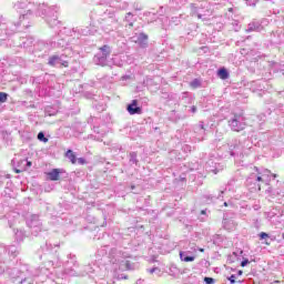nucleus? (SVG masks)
<instances>
[{"instance_id":"11","label":"nucleus","mask_w":284,"mask_h":284,"mask_svg":"<svg viewBox=\"0 0 284 284\" xmlns=\"http://www.w3.org/2000/svg\"><path fill=\"white\" fill-rule=\"evenodd\" d=\"M267 20H253L251 23H248L246 32H263L265 29V26H267Z\"/></svg>"},{"instance_id":"29","label":"nucleus","mask_w":284,"mask_h":284,"mask_svg":"<svg viewBox=\"0 0 284 284\" xmlns=\"http://www.w3.org/2000/svg\"><path fill=\"white\" fill-rule=\"evenodd\" d=\"M65 158L69 159V161L72 163V165L77 164V154H74V151L69 149L65 152Z\"/></svg>"},{"instance_id":"10","label":"nucleus","mask_w":284,"mask_h":284,"mask_svg":"<svg viewBox=\"0 0 284 284\" xmlns=\"http://www.w3.org/2000/svg\"><path fill=\"white\" fill-rule=\"evenodd\" d=\"M27 225L30 227L33 236H39V232H41V220H39V215H31L30 219L27 220Z\"/></svg>"},{"instance_id":"30","label":"nucleus","mask_w":284,"mask_h":284,"mask_svg":"<svg viewBox=\"0 0 284 284\" xmlns=\"http://www.w3.org/2000/svg\"><path fill=\"white\" fill-rule=\"evenodd\" d=\"M217 77H220V79H229L230 78V73L227 72V69L222 68L217 71Z\"/></svg>"},{"instance_id":"64","label":"nucleus","mask_w":284,"mask_h":284,"mask_svg":"<svg viewBox=\"0 0 284 284\" xmlns=\"http://www.w3.org/2000/svg\"><path fill=\"white\" fill-rule=\"evenodd\" d=\"M106 239H110V235H106Z\"/></svg>"},{"instance_id":"62","label":"nucleus","mask_w":284,"mask_h":284,"mask_svg":"<svg viewBox=\"0 0 284 284\" xmlns=\"http://www.w3.org/2000/svg\"><path fill=\"white\" fill-rule=\"evenodd\" d=\"M282 239L284 240V232L282 233Z\"/></svg>"},{"instance_id":"33","label":"nucleus","mask_w":284,"mask_h":284,"mask_svg":"<svg viewBox=\"0 0 284 284\" xmlns=\"http://www.w3.org/2000/svg\"><path fill=\"white\" fill-rule=\"evenodd\" d=\"M80 268L87 272L85 276H88V274H93L94 272V268L92 267V265H81Z\"/></svg>"},{"instance_id":"51","label":"nucleus","mask_w":284,"mask_h":284,"mask_svg":"<svg viewBox=\"0 0 284 284\" xmlns=\"http://www.w3.org/2000/svg\"><path fill=\"white\" fill-rule=\"evenodd\" d=\"M70 37H72V39H74L75 37L77 39H79V33L77 31H72Z\"/></svg>"},{"instance_id":"63","label":"nucleus","mask_w":284,"mask_h":284,"mask_svg":"<svg viewBox=\"0 0 284 284\" xmlns=\"http://www.w3.org/2000/svg\"><path fill=\"white\" fill-rule=\"evenodd\" d=\"M164 19V21H168V17H165V18H163Z\"/></svg>"},{"instance_id":"56","label":"nucleus","mask_w":284,"mask_h":284,"mask_svg":"<svg viewBox=\"0 0 284 284\" xmlns=\"http://www.w3.org/2000/svg\"><path fill=\"white\" fill-rule=\"evenodd\" d=\"M159 16L162 17L163 16V7L160 8V12Z\"/></svg>"},{"instance_id":"58","label":"nucleus","mask_w":284,"mask_h":284,"mask_svg":"<svg viewBox=\"0 0 284 284\" xmlns=\"http://www.w3.org/2000/svg\"><path fill=\"white\" fill-rule=\"evenodd\" d=\"M237 276H243V271H237Z\"/></svg>"},{"instance_id":"39","label":"nucleus","mask_w":284,"mask_h":284,"mask_svg":"<svg viewBox=\"0 0 284 284\" xmlns=\"http://www.w3.org/2000/svg\"><path fill=\"white\" fill-rule=\"evenodd\" d=\"M8 101V93L0 92V103H6Z\"/></svg>"},{"instance_id":"28","label":"nucleus","mask_w":284,"mask_h":284,"mask_svg":"<svg viewBox=\"0 0 284 284\" xmlns=\"http://www.w3.org/2000/svg\"><path fill=\"white\" fill-rule=\"evenodd\" d=\"M19 163L22 165V169H16L17 174H21V171L26 170V168H32V162L27 159L21 160Z\"/></svg>"},{"instance_id":"32","label":"nucleus","mask_w":284,"mask_h":284,"mask_svg":"<svg viewBox=\"0 0 284 284\" xmlns=\"http://www.w3.org/2000/svg\"><path fill=\"white\" fill-rule=\"evenodd\" d=\"M129 163L131 165H136L139 163V160L136 159V152H131L130 153Z\"/></svg>"},{"instance_id":"1","label":"nucleus","mask_w":284,"mask_h":284,"mask_svg":"<svg viewBox=\"0 0 284 284\" xmlns=\"http://www.w3.org/2000/svg\"><path fill=\"white\" fill-rule=\"evenodd\" d=\"M276 179L275 174L267 169H258L256 166L253 168V172L246 179V185L250 190H257L261 192V185H270V181Z\"/></svg>"},{"instance_id":"8","label":"nucleus","mask_w":284,"mask_h":284,"mask_svg":"<svg viewBox=\"0 0 284 284\" xmlns=\"http://www.w3.org/2000/svg\"><path fill=\"white\" fill-rule=\"evenodd\" d=\"M110 54H112V48L108 44L102 45L100 51L93 57V63L105 68V65H108Z\"/></svg>"},{"instance_id":"7","label":"nucleus","mask_w":284,"mask_h":284,"mask_svg":"<svg viewBox=\"0 0 284 284\" xmlns=\"http://www.w3.org/2000/svg\"><path fill=\"white\" fill-rule=\"evenodd\" d=\"M11 278H14L18 284H31L32 283V273L28 268L23 267L22 270L13 268L10 272Z\"/></svg>"},{"instance_id":"18","label":"nucleus","mask_w":284,"mask_h":284,"mask_svg":"<svg viewBox=\"0 0 284 284\" xmlns=\"http://www.w3.org/2000/svg\"><path fill=\"white\" fill-rule=\"evenodd\" d=\"M63 169H53L49 173H47L49 181H59V176L63 174Z\"/></svg>"},{"instance_id":"12","label":"nucleus","mask_w":284,"mask_h":284,"mask_svg":"<svg viewBox=\"0 0 284 284\" xmlns=\"http://www.w3.org/2000/svg\"><path fill=\"white\" fill-rule=\"evenodd\" d=\"M68 57L65 54H54L49 58V65H63V68H68Z\"/></svg>"},{"instance_id":"47","label":"nucleus","mask_w":284,"mask_h":284,"mask_svg":"<svg viewBox=\"0 0 284 284\" xmlns=\"http://www.w3.org/2000/svg\"><path fill=\"white\" fill-rule=\"evenodd\" d=\"M227 281H230L231 284L236 283V275H231L230 277H227Z\"/></svg>"},{"instance_id":"34","label":"nucleus","mask_w":284,"mask_h":284,"mask_svg":"<svg viewBox=\"0 0 284 284\" xmlns=\"http://www.w3.org/2000/svg\"><path fill=\"white\" fill-rule=\"evenodd\" d=\"M199 221L204 223V221H207V210H202L200 215H199Z\"/></svg>"},{"instance_id":"6","label":"nucleus","mask_w":284,"mask_h":284,"mask_svg":"<svg viewBox=\"0 0 284 284\" xmlns=\"http://www.w3.org/2000/svg\"><path fill=\"white\" fill-rule=\"evenodd\" d=\"M71 42L72 38L70 36L63 37V32L60 31L57 36L51 38V40L49 41V45H51L53 50H73L74 47L70 44Z\"/></svg>"},{"instance_id":"24","label":"nucleus","mask_w":284,"mask_h":284,"mask_svg":"<svg viewBox=\"0 0 284 284\" xmlns=\"http://www.w3.org/2000/svg\"><path fill=\"white\" fill-rule=\"evenodd\" d=\"M14 232V239L17 243H22L23 239H26V231L21 229H17Z\"/></svg>"},{"instance_id":"27","label":"nucleus","mask_w":284,"mask_h":284,"mask_svg":"<svg viewBox=\"0 0 284 284\" xmlns=\"http://www.w3.org/2000/svg\"><path fill=\"white\" fill-rule=\"evenodd\" d=\"M223 241H225V236L221 235V234H215L212 237V242L214 245L221 246L223 245Z\"/></svg>"},{"instance_id":"49","label":"nucleus","mask_w":284,"mask_h":284,"mask_svg":"<svg viewBox=\"0 0 284 284\" xmlns=\"http://www.w3.org/2000/svg\"><path fill=\"white\" fill-rule=\"evenodd\" d=\"M246 265H250V260L245 258L241 262V267H246Z\"/></svg>"},{"instance_id":"60","label":"nucleus","mask_w":284,"mask_h":284,"mask_svg":"<svg viewBox=\"0 0 284 284\" xmlns=\"http://www.w3.org/2000/svg\"><path fill=\"white\" fill-rule=\"evenodd\" d=\"M265 245H270V242L267 240H265Z\"/></svg>"},{"instance_id":"5","label":"nucleus","mask_w":284,"mask_h":284,"mask_svg":"<svg viewBox=\"0 0 284 284\" xmlns=\"http://www.w3.org/2000/svg\"><path fill=\"white\" fill-rule=\"evenodd\" d=\"M55 267H61V262L54 263V261H47L43 266L36 271L33 276H36L40 283H45L48 278H52Z\"/></svg>"},{"instance_id":"14","label":"nucleus","mask_w":284,"mask_h":284,"mask_svg":"<svg viewBox=\"0 0 284 284\" xmlns=\"http://www.w3.org/2000/svg\"><path fill=\"white\" fill-rule=\"evenodd\" d=\"M132 41H134V43H138L140 48H148V34L145 33H135L132 37Z\"/></svg>"},{"instance_id":"38","label":"nucleus","mask_w":284,"mask_h":284,"mask_svg":"<svg viewBox=\"0 0 284 284\" xmlns=\"http://www.w3.org/2000/svg\"><path fill=\"white\" fill-rule=\"evenodd\" d=\"M38 140L42 141L43 143H48V138H45V134L43 132L38 133Z\"/></svg>"},{"instance_id":"52","label":"nucleus","mask_w":284,"mask_h":284,"mask_svg":"<svg viewBox=\"0 0 284 284\" xmlns=\"http://www.w3.org/2000/svg\"><path fill=\"white\" fill-rule=\"evenodd\" d=\"M223 194H227V189L221 191V193L219 194L217 199L223 197Z\"/></svg>"},{"instance_id":"35","label":"nucleus","mask_w":284,"mask_h":284,"mask_svg":"<svg viewBox=\"0 0 284 284\" xmlns=\"http://www.w3.org/2000/svg\"><path fill=\"white\" fill-rule=\"evenodd\" d=\"M110 8H119L120 10H125L128 8V4L124 3L123 6H116L115 1L109 2Z\"/></svg>"},{"instance_id":"42","label":"nucleus","mask_w":284,"mask_h":284,"mask_svg":"<svg viewBox=\"0 0 284 284\" xmlns=\"http://www.w3.org/2000/svg\"><path fill=\"white\" fill-rule=\"evenodd\" d=\"M94 108L98 112H103L105 110V104H94Z\"/></svg>"},{"instance_id":"17","label":"nucleus","mask_w":284,"mask_h":284,"mask_svg":"<svg viewBox=\"0 0 284 284\" xmlns=\"http://www.w3.org/2000/svg\"><path fill=\"white\" fill-rule=\"evenodd\" d=\"M194 132L196 134V141H203V136H205V124L203 121L194 126Z\"/></svg>"},{"instance_id":"20","label":"nucleus","mask_w":284,"mask_h":284,"mask_svg":"<svg viewBox=\"0 0 284 284\" xmlns=\"http://www.w3.org/2000/svg\"><path fill=\"white\" fill-rule=\"evenodd\" d=\"M187 0H170L169 8L170 10H181V6H183Z\"/></svg>"},{"instance_id":"61","label":"nucleus","mask_w":284,"mask_h":284,"mask_svg":"<svg viewBox=\"0 0 284 284\" xmlns=\"http://www.w3.org/2000/svg\"><path fill=\"white\" fill-rule=\"evenodd\" d=\"M89 34H94V31L89 30Z\"/></svg>"},{"instance_id":"23","label":"nucleus","mask_w":284,"mask_h":284,"mask_svg":"<svg viewBox=\"0 0 284 284\" xmlns=\"http://www.w3.org/2000/svg\"><path fill=\"white\" fill-rule=\"evenodd\" d=\"M2 247L6 250L4 253H2V256H6L7 252L13 258L17 256V254H19V248L14 245L9 246L8 248H6V246Z\"/></svg>"},{"instance_id":"44","label":"nucleus","mask_w":284,"mask_h":284,"mask_svg":"<svg viewBox=\"0 0 284 284\" xmlns=\"http://www.w3.org/2000/svg\"><path fill=\"white\" fill-rule=\"evenodd\" d=\"M245 2H246V6L254 7L256 6V3H258V0H245Z\"/></svg>"},{"instance_id":"25","label":"nucleus","mask_w":284,"mask_h":284,"mask_svg":"<svg viewBox=\"0 0 284 284\" xmlns=\"http://www.w3.org/2000/svg\"><path fill=\"white\" fill-rule=\"evenodd\" d=\"M134 21H136V18H134V14L132 12H128L124 17V22L129 28H133Z\"/></svg>"},{"instance_id":"43","label":"nucleus","mask_w":284,"mask_h":284,"mask_svg":"<svg viewBox=\"0 0 284 284\" xmlns=\"http://www.w3.org/2000/svg\"><path fill=\"white\" fill-rule=\"evenodd\" d=\"M182 99H189V103H190V101H192V94L190 92H183Z\"/></svg>"},{"instance_id":"57","label":"nucleus","mask_w":284,"mask_h":284,"mask_svg":"<svg viewBox=\"0 0 284 284\" xmlns=\"http://www.w3.org/2000/svg\"><path fill=\"white\" fill-rule=\"evenodd\" d=\"M33 81L34 83H41V80H39V78H34Z\"/></svg>"},{"instance_id":"46","label":"nucleus","mask_w":284,"mask_h":284,"mask_svg":"<svg viewBox=\"0 0 284 284\" xmlns=\"http://www.w3.org/2000/svg\"><path fill=\"white\" fill-rule=\"evenodd\" d=\"M260 239H261V241H263L265 239H270V234L262 232V233H260Z\"/></svg>"},{"instance_id":"50","label":"nucleus","mask_w":284,"mask_h":284,"mask_svg":"<svg viewBox=\"0 0 284 284\" xmlns=\"http://www.w3.org/2000/svg\"><path fill=\"white\" fill-rule=\"evenodd\" d=\"M234 183H236L235 180H231V181L229 182V184H227L229 191L232 190L231 186L234 185Z\"/></svg>"},{"instance_id":"15","label":"nucleus","mask_w":284,"mask_h":284,"mask_svg":"<svg viewBox=\"0 0 284 284\" xmlns=\"http://www.w3.org/2000/svg\"><path fill=\"white\" fill-rule=\"evenodd\" d=\"M222 225L224 230H227V232H233V230H236V221H234V217H227V215H224Z\"/></svg>"},{"instance_id":"16","label":"nucleus","mask_w":284,"mask_h":284,"mask_svg":"<svg viewBox=\"0 0 284 284\" xmlns=\"http://www.w3.org/2000/svg\"><path fill=\"white\" fill-rule=\"evenodd\" d=\"M229 150L231 156H239V154H241V142L239 140H233L229 143Z\"/></svg>"},{"instance_id":"59","label":"nucleus","mask_w":284,"mask_h":284,"mask_svg":"<svg viewBox=\"0 0 284 284\" xmlns=\"http://www.w3.org/2000/svg\"><path fill=\"white\" fill-rule=\"evenodd\" d=\"M119 278H124V280H125V278H128V276H125V275H124V276H123V275H121Z\"/></svg>"},{"instance_id":"2","label":"nucleus","mask_w":284,"mask_h":284,"mask_svg":"<svg viewBox=\"0 0 284 284\" xmlns=\"http://www.w3.org/2000/svg\"><path fill=\"white\" fill-rule=\"evenodd\" d=\"M98 256H108L109 258H113L112 263H121V270H134V264H132L128 260V254L116 250L115 247L110 248V245H104L98 250Z\"/></svg>"},{"instance_id":"22","label":"nucleus","mask_w":284,"mask_h":284,"mask_svg":"<svg viewBox=\"0 0 284 284\" xmlns=\"http://www.w3.org/2000/svg\"><path fill=\"white\" fill-rule=\"evenodd\" d=\"M206 170H207L209 172H213V174H219V172H220L221 169H219V166L216 165V163H214L213 160H209V161L206 162Z\"/></svg>"},{"instance_id":"37","label":"nucleus","mask_w":284,"mask_h":284,"mask_svg":"<svg viewBox=\"0 0 284 284\" xmlns=\"http://www.w3.org/2000/svg\"><path fill=\"white\" fill-rule=\"evenodd\" d=\"M34 43V39H27V41L22 42L23 48H30Z\"/></svg>"},{"instance_id":"26","label":"nucleus","mask_w":284,"mask_h":284,"mask_svg":"<svg viewBox=\"0 0 284 284\" xmlns=\"http://www.w3.org/2000/svg\"><path fill=\"white\" fill-rule=\"evenodd\" d=\"M180 258L184 261V263H192L195 257L187 252H180Z\"/></svg>"},{"instance_id":"21","label":"nucleus","mask_w":284,"mask_h":284,"mask_svg":"<svg viewBox=\"0 0 284 284\" xmlns=\"http://www.w3.org/2000/svg\"><path fill=\"white\" fill-rule=\"evenodd\" d=\"M3 254H6V248L3 245H0V274L6 272V258L3 257Z\"/></svg>"},{"instance_id":"9","label":"nucleus","mask_w":284,"mask_h":284,"mask_svg":"<svg viewBox=\"0 0 284 284\" xmlns=\"http://www.w3.org/2000/svg\"><path fill=\"white\" fill-rule=\"evenodd\" d=\"M229 128H231L233 132H243V130L247 128V123H245V118L243 115L235 114V116L229 120Z\"/></svg>"},{"instance_id":"19","label":"nucleus","mask_w":284,"mask_h":284,"mask_svg":"<svg viewBox=\"0 0 284 284\" xmlns=\"http://www.w3.org/2000/svg\"><path fill=\"white\" fill-rule=\"evenodd\" d=\"M8 63L9 65H20V68H24L26 60L20 57H13L9 59Z\"/></svg>"},{"instance_id":"13","label":"nucleus","mask_w":284,"mask_h":284,"mask_svg":"<svg viewBox=\"0 0 284 284\" xmlns=\"http://www.w3.org/2000/svg\"><path fill=\"white\" fill-rule=\"evenodd\" d=\"M126 112L131 115L141 114L143 109L139 106V100H132V102L126 105Z\"/></svg>"},{"instance_id":"4","label":"nucleus","mask_w":284,"mask_h":284,"mask_svg":"<svg viewBox=\"0 0 284 284\" xmlns=\"http://www.w3.org/2000/svg\"><path fill=\"white\" fill-rule=\"evenodd\" d=\"M88 271L81 268L77 255L69 254L68 261L64 263L63 272L58 275V278H68V276H85Z\"/></svg>"},{"instance_id":"45","label":"nucleus","mask_w":284,"mask_h":284,"mask_svg":"<svg viewBox=\"0 0 284 284\" xmlns=\"http://www.w3.org/2000/svg\"><path fill=\"white\" fill-rule=\"evenodd\" d=\"M146 272H149V274H154L156 272H161V270H159V267H152V268L146 270Z\"/></svg>"},{"instance_id":"54","label":"nucleus","mask_w":284,"mask_h":284,"mask_svg":"<svg viewBox=\"0 0 284 284\" xmlns=\"http://www.w3.org/2000/svg\"><path fill=\"white\" fill-rule=\"evenodd\" d=\"M196 111H197V109H196V106H191V112H192V114H196Z\"/></svg>"},{"instance_id":"40","label":"nucleus","mask_w":284,"mask_h":284,"mask_svg":"<svg viewBox=\"0 0 284 284\" xmlns=\"http://www.w3.org/2000/svg\"><path fill=\"white\" fill-rule=\"evenodd\" d=\"M191 88H201V81L199 79H194L191 82Z\"/></svg>"},{"instance_id":"41","label":"nucleus","mask_w":284,"mask_h":284,"mask_svg":"<svg viewBox=\"0 0 284 284\" xmlns=\"http://www.w3.org/2000/svg\"><path fill=\"white\" fill-rule=\"evenodd\" d=\"M204 283L205 284H214V283H216V280H214V277H204Z\"/></svg>"},{"instance_id":"53","label":"nucleus","mask_w":284,"mask_h":284,"mask_svg":"<svg viewBox=\"0 0 284 284\" xmlns=\"http://www.w3.org/2000/svg\"><path fill=\"white\" fill-rule=\"evenodd\" d=\"M232 202L231 201H229V202H224V207H232Z\"/></svg>"},{"instance_id":"3","label":"nucleus","mask_w":284,"mask_h":284,"mask_svg":"<svg viewBox=\"0 0 284 284\" xmlns=\"http://www.w3.org/2000/svg\"><path fill=\"white\" fill-rule=\"evenodd\" d=\"M91 19L92 21H98L100 28L106 32V34L119 29V20L112 11L106 10L103 13L99 12V17L92 16Z\"/></svg>"},{"instance_id":"36","label":"nucleus","mask_w":284,"mask_h":284,"mask_svg":"<svg viewBox=\"0 0 284 284\" xmlns=\"http://www.w3.org/2000/svg\"><path fill=\"white\" fill-rule=\"evenodd\" d=\"M54 247H59V244H52V243H50V242H47V243H45V250H47L48 252H52V250H54Z\"/></svg>"},{"instance_id":"55","label":"nucleus","mask_w":284,"mask_h":284,"mask_svg":"<svg viewBox=\"0 0 284 284\" xmlns=\"http://www.w3.org/2000/svg\"><path fill=\"white\" fill-rule=\"evenodd\" d=\"M253 210H255V212L258 211V210H261V205L254 204V205H253Z\"/></svg>"},{"instance_id":"48","label":"nucleus","mask_w":284,"mask_h":284,"mask_svg":"<svg viewBox=\"0 0 284 284\" xmlns=\"http://www.w3.org/2000/svg\"><path fill=\"white\" fill-rule=\"evenodd\" d=\"M78 163H79V165H85L88 163V161H85V158H79Z\"/></svg>"},{"instance_id":"31","label":"nucleus","mask_w":284,"mask_h":284,"mask_svg":"<svg viewBox=\"0 0 284 284\" xmlns=\"http://www.w3.org/2000/svg\"><path fill=\"white\" fill-rule=\"evenodd\" d=\"M191 14H197V19H203V14L199 13V7L194 3H191Z\"/></svg>"}]
</instances>
